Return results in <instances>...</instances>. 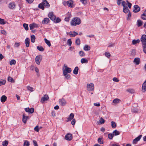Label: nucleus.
<instances>
[{"mask_svg":"<svg viewBox=\"0 0 146 146\" xmlns=\"http://www.w3.org/2000/svg\"><path fill=\"white\" fill-rule=\"evenodd\" d=\"M68 34L72 37H74L78 35V33L75 31H73V33L70 32L68 33Z\"/></svg>","mask_w":146,"mask_h":146,"instance_id":"aec40b11","label":"nucleus"},{"mask_svg":"<svg viewBox=\"0 0 146 146\" xmlns=\"http://www.w3.org/2000/svg\"><path fill=\"white\" fill-rule=\"evenodd\" d=\"M7 98L5 95H3L1 96V101L2 102H5L7 100Z\"/></svg>","mask_w":146,"mask_h":146,"instance_id":"412c9836","label":"nucleus"},{"mask_svg":"<svg viewBox=\"0 0 146 146\" xmlns=\"http://www.w3.org/2000/svg\"><path fill=\"white\" fill-rule=\"evenodd\" d=\"M35 37L34 35H32L31 36V41L33 43H34L35 42Z\"/></svg>","mask_w":146,"mask_h":146,"instance_id":"f704fd0d","label":"nucleus"},{"mask_svg":"<svg viewBox=\"0 0 146 146\" xmlns=\"http://www.w3.org/2000/svg\"><path fill=\"white\" fill-rule=\"evenodd\" d=\"M142 89L144 92L146 91V80L144 82L142 86Z\"/></svg>","mask_w":146,"mask_h":146,"instance_id":"5701e85b","label":"nucleus"},{"mask_svg":"<svg viewBox=\"0 0 146 146\" xmlns=\"http://www.w3.org/2000/svg\"><path fill=\"white\" fill-rule=\"evenodd\" d=\"M140 42V40L139 39L137 40H133L132 42V44L133 45H135L138 43H139Z\"/></svg>","mask_w":146,"mask_h":146,"instance_id":"a878e982","label":"nucleus"},{"mask_svg":"<svg viewBox=\"0 0 146 146\" xmlns=\"http://www.w3.org/2000/svg\"><path fill=\"white\" fill-rule=\"evenodd\" d=\"M25 111L27 112H29L31 113H33L34 111V110L33 108H26L25 109Z\"/></svg>","mask_w":146,"mask_h":146,"instance_id":"4468645a","label":"nucleus"},{"mask_svg":"<svg viewBox=\"0 0 146 146\" xmlns=\"http://www.w3.org/2000/svg\"><path fill=\"white\" fill-rule=\"evenodd\" d=\"M49 98V97L47 95L45 94L41 99L40 102L43 103L44 102L47 101Z\"/></svg>","mask_w":146,"mask_h":146,"instance_id":"0eeeda50","label":"nucleus"},{"mask_svg":"<svg viewBox=\"0 0 146 146\" xmlns=\"http://www.w3.org/2000/svg\"><path fill=\"white\" fill-rule=\"evenodd\" d=\"M30 39L28 38H27L25 40V44L26 46L28 47L29 46Z\"/></svg>","mask_w":146,"mask_h":146,"instance_id":"6ab92c4d","label":"nucleus"},{"mask_svg":"<svg viewBox=\"0 0 146 146\" xmlns=\"http://www.w3.org/2000/svg\"><path fill=\"white\" fill-rule=\"evenodd\" d=\"M65 76L66 78L68 79H69L70 77V76L69 74H63Z\"/></svg>","mask_w":146,"mask_h":146,"instance_id":"de8ad7c7","label":"nucleus"},{"mask_svg":"<svg viewBox=\"0 0 146 146\" xmlns=\"http://www.w3.org/2000/svg\"><path fill=\"white\" fill-rule=\"evenodd\" d=\"M40 128L38 127V126H36L34 129V130L37 132H38Z\"/></svg>","mask_w":146,"mask_h":146,"instance_id":"052dcab7","label":"nucleus"},{"mask_svg":"<svg viewBox=\"0 0 146 146\" xmlns=\"http://www.w3.org/2000/svg\"><path fill=\"white\" fill-rule=\"evenodd\" d=\"M98 142L100 144H102L103 143V141L102 140L101 138H99L98 139Z\"/></svg>","mask_w":146,"mask_h":146,"instance_id":"864d4df0","label":"nucleus"},{"mask_svg":"<svg viewBox=\"0 0 146 146\" xmlns=\"http://www.w3.org/2000/svg\"><path fill=\"white\" fill-rule=\"evenodd\" d=\"M8 144V141L5 140L2 142V145L3 146H7Z\"/></svg>","mask_w":146,"mask_h":146,"instance_id":"a19ab883","label":"nucleus"},{"mask_svg":"<svg viewBox=\"0 0 146 146\" xmlns=\"http://www.w3.org/2000/svg\"><path fill=\"white\" fill-rule=\"evenodd\" d=\"M143 52L146 54V44L142 45Z\"/></svg>","mask_w":146,"mask_h":146,"instance_id":"5fc2aeb1","label":"nucleus"},{"mask_svg":"<svg viewBox=\"0 0 146 146\" xmlns=\"http://www.w3.org/2000/svg\"><path fill=\"white\" fill-rule=\"evenodd\" d=\"M72 71L71 69L68 67L65 64H64L63 68V74H68L70 73Z\"/></svg>","mask_w":146,"mask_h":146,"instance_id":"7ed1b4c3","label":"nucleus"},{"mask_svg":"<svg viewBox=\"0 0 146 146\" xmlns=\"http://www.w3.org/2000/svg\"><path fill=\"white\" fill-rule=\"evenodd\" d=\"M5 24V20L4 19L0 18V24L2 25H4Z\"/></svg>","mask_w":146,"mask_h":146,"instance_id":"603ef678","label":"nucleus"},{"mask_svg":"<svg viewBox=\"0 0 146 146\" xmlns=\"http://www.w3.org/2000/svg\"><path fill=\"white\" fill-rule=\"evenodd\" d=\"M67 43L68 45L69 46H71V45L72 44V40H71V39H70V38L69 39L67 40Z\"/></svg>","mask_w":146,"mask_h":146,"instance_id":"49530a36","label":"nucleus"},{"mask_svg":"<svg viewBox=\"0 0 146 146\" xmlns=\"http://www.w3.org/2000/svg\"><path fill=\"white\" fill-rule=\"evenodd\" d=\"M27 88L28 90L30 91L31 92H33V88L32 87H30L29 86H27Z\"/></svg>","mask_w":146,"mask_h":146,"instance_id":"bf43d9fd","label":"nucleus"},{"mask_svg":"<svg viewBox=\"0 0 146 146\" xmlns=\"http://www.w3.org/2000/svg\"><path fill=\"white\" fill-rule=\"evenodd\" d=\"M142 137V135H140L136 138L133 139V144H136L137 142L139 141Z\"/></svg>","mask_w":146,"mask_h":146,"instance_id":"1a4fd4ad","label":"nucleus"},{"mask_svg":"<svg viewBox=\"0 0 146 146\" xmlns=\"http://www.w3.org/2000/svg\"><path fill=\"white\" fill-rule=\"evenodd\" d=\"M126 91L131 94L133 93L134 92V90L132 89H128L126 90Z\"/></svg>","mask_w":146,"mask_h":146,"instance_id":"3c124183","label":"nucleus"},{"mask_svg":"<svg viewBox=\"0 0 146 146\" xmlns=\"http://www.w3.org/2000/svg\"><path fill=\"white\" fill-rule=\"evenodd\" d=\"M76 121L75 119H73L71 122V123L72 125H74L76 123Z\"/></svg>","mask_w":146,"mask_h":146,"instance_id":"680f3d73","label":"nucleus"},{"mask_svg":"<svg viewBox=\"0 0 146 146\" xmlns=\"http://www.w3.org/2000/svg\"><path fill=\"white\" fill-rule=\"evenodd\" d=\"M105 55L108 58H110L111 56V54L109 52H106L105 53Z\"/></svg>","mask_w":146,"mask_h":146,"instance_id":"6e6d98bb","label":"nucleus"},{"mask_svg":"<svg viewBox=\"0 0 146 146\" xmlns=\"http://www.w3.org/2000/svg\"><path fill=\"white\" fill-rule=\"evenodd\" d=\"M38 27V25L35 23H33L29 25L30 29V30H32L34 28H37Z\"/></svg>","mask_w":146,"mask_h":146,"instance_id":"a211bd4d","label":"nucleus"},{"mask_svg":"<svg viewBox=\"0 0 146 146\" xmlns=\"http://www.w3.org/2000/svg\"><path fill=\"white\" fill-rule=\"evenodd\" d=\"M50 21V19L46 17L42 21V23L43 24H47L49 23Z\"/></svg>","mask_w":146,"mask_h":146,"instance_id":"ddd939ff","label":"nucleus"},{"mask_svg":"<svg viewBox=\"0 0 146 146\" xmlns=\"http://www.w3.org/2000/svg\"><path fill=\"white\" fill-rule=\"evenodd\" d=\"M50 4L47 1L45 0L43 1L42 2L39 4L38 7L42 10H44V7L48 8L50 7Z\"/></svg>","mask_w":146,"mask_h":146,"instance_id":"f257e3e1","label":"nucleus"},{"mask_svg":"<svg viewBox=\"0 0 146 146\" xmlns=\"http://www.w3.org/2000/svg\"><path fill=\"white\" fill-rule=\"evenodd\" d=\"M48 16L52 21H55L56 18V16L54 15L53 12H52L49 13Z\"/></svg>","mask_w":146,"mask_h":146,"instance_id":"39448f33","label":"nucleus"},{"mask_svg":"<svg viewBox=\"0 0 146 146\" xmlns=\"http://www.w3.org/2000/svg\"><path fill=\"white\" fill-rule=\"evenodd\" d=\"M123 11L125 13H127L129 11V9L127 7H123Z\"/></svg>","mask_w":146,"mask_h":146,"instance_id":"ea45409f","label":"nucleus"},{"mask_svg":"<svg viewBox=\"0 0 146 146\" xmlns=\"http://www.w3.org/2000/svg\"><path fill=\"white\" fill-rule=\"evenodd\" d=\"M79 53L80 56L81 57L84 56L85 55V54L84 52L82 51H79Z\"/></svg>","mask_w":146,"mask_h":146,"instance_id":"58836bf2","label":"nucleus"},{"mask_svg":"<svg viewBox=\"0 0 146 146\" xmlns=\"http://www.w3.org/2000/svg\"><path fill=\"white\" fill-rule=\"evenodd\" d=\"M78 66L75 67L73 71V73L75 74H77L78 73Z\"/></svg>","mask_w":146,"mask_h":146,"instance_id":"cd10ccee","label":"nucleus"},{"mask_svg":"<svg viewBox=\"0 0 146 146\" xmlns=\"http://www.w3.org/2000/svg\"><path fill=\"white\" fill-rule=\"evenodd\" d=\"M75 43L76 44L79 45L80 43V41L79 38H77L75 41Z\"/></svg>","mask_w":146,"mask_h":146,"instance_id":"4c0bfd02","label":"nucleus"},{"mask_svg":"<svg viewBox=\"0 0 146 146\" xmlns=\"http://www.w3.org/2000/svg\"><path fill=\"white\" fill-rule=\"evenodd\" d=\"M113 80L114 82H118L119 81V80L117 79V78L115 77L113 79Z\"/></svg>","mask_w":146,"mask_h":146,"instance_id":"69168bd1","label":"nucleus"},{"mask_svg":"<svg viewBox=\"0 0 146 146\" xmlns=\"http://www.w3.org/2000/svg\"><path fill=\"white\" fill-rule=\"evenodd\" d=\"M141 18L144 20H146V9L145 11L142 14Z\"/></svg>","mask_w":146,"mask_h":146,"instance_id":"393cba45","label":"nucleus"},{"mask_svg":"<svg viewBox=\"0 0 146 146\" xmlns=\"http://www.w3.org/2000/svg\"><path fill=\"white\" fill-rule=\"evenodd\" d=\"M112 133L113 135H114H114L116 136L120 134V133L117 130H115L113 131Z\"/></svg>","mask_w":146,"mask_h":146,"instance_id":"c756f323","label":"nucleus"},{"mask_svg":"<svg viewBox=\"0 0 146 146\" xmlns=\"http://www.w3.org/2000/svg\"><path fill=\"white\" fill-rule=\"evenodd\" d=\"M74 115L73 113H72L70 114L69 117L68 118V121H71L74 117Z\"/></svg>","mask_w":146,"mask_h":146,"instance_id":"4be33fe9","label":"nucleus"},{"mask_svg":"<svg viewBox=\"0 0 146 146\" xmlns=\"http://www.w3.org/2000/svg\"><path fill=\"white\" fill-rule=\"evenodd\" d=\"M84 49L85 51L89 50L90 49V47L88 45H85L84 47Z\"/></svg>","mask_w":146,"mask_h":146,"instance_id":"7c9ffc66","label":"nucleus"},{"mask_svg":"<svg viewBox=\"0 0 146 146\" xmlns=\"http://www.w3.org/2000/svg\"><path fill=\"white\" fill-rule=\"evenodd\" d=\"M142 22L140 20H138L137 22V25L138 27L141 26L142 25Z\"/></svg>","mask_w":146,"mask_h":146,"instance_id":"473e14b6","label":"nucleus"},{"mask_svg":"<svg viewBox=\"0 0 146 146\" xmlns=\"http://www.w3.org/2000/svg\"><path fill=\"white\" fill-rule=\"evenodd\" d=\"M114 136V135L112 133H110L108 134V138L110 139H112Z\"/></svg>","mask_w":146,"mask_h":146,"instance_id":"c03bdc74","label":"nucleus"},{"mask_svg":"<svg viewBox=\"0 0 146 146\" xmlns=\"http://www.w3.org/2000/svg\"><path fill=\"white\" fill-rule=\"evenodd\" d=\"M37 49L40 51H43L44 50V48L41 46H38L37 47Z\"/></svg>","mask_w":146,"mask_h":146,"instance_id":"c85d7f7f","label":"nucleus"},{"mask_svg":"<svg viewBox=\"0 0 146 146\" xmlns=\"http://www.w3.org/2000/svg\"><path fill=\"white\" fill-rule=\"evenodd\" d=\"M29 118V116H26L25 113L23 114L22 121L23 122L25 123L27 122V120Z\"/></svg>","mask_w":146,"mask_h":146,"instance_id":"9b49d317","label":"nucleus"},{"mask_svg":"<svg viewBox=\"0 0 146 146\" xmlns=\"http://www.w3.org/2000/svg\"><path fill=\"white\" fill-rule=\"evenodd\" d=\"M20 45L19 43H15L14 46L15 47H18Z\"/></svg>","mask_w":146,"mask_h":146,"instance_id":"e2e57ef3","label":"nucleus"},{"mask_svg":"<svg viewBox=\"0 0 146 146\" xmlns=\"http://www.w3.org/2000/svg\"><path fill=\"white\" fill-rule=\"evenodd\" d=\"M132 111L134 113H136L137 112V110L136 109H133L132 110Z\"/></svg>","mask_w":146,"mask_h":146,"instance_id":"774afa93","label":"nucleus"},{"mask_svg":"<svg viewBox=\"0 0 146 146\" xmlns=\"http://www.w3.org/2000/svg\"><path fill=\"white\" fill-rule=\"evenodd\" d=\"M6 82L5 80H1L0 81V86L4 85L5 84Z\"/></svg>","mask_w":146,"mask_h":146,"instance_id":"8fccbe9b","label":"nucleus"},{"mask_svg":"<svg viewBox=\"0 0 146 146\" xmlns=\"http://www.w3.org/2000/svg\"><path fill=\"white\" fill-rule=\"evenodd\" d=\"M120 101V100L118 98H115L113 100L112 102L114 104H117Z\"/></svg>","mask_w":146,"mask_h":146,"instance_id":"c9c22d12","label":"nucleus"},{"mask_svg":"<svg viewBox=\"0 0 146 146\" xmlns=\"http://www.w3.org/2000/svg\"><path fill=\"white\" fill-rule=\"evenodd\" d=\"M72 138V135L70 133L67 134L65 137V139L67 140H71Z\"/></svg>","mask_w":146,"mask_h":146,"instance_id":"9d476101","label":"nucleus"},{"mask_svg":"<svg viewBox=\"0 0 146 146\" xmlns=\"http://www.w3.org/2000/svg\"><path fill=\"white\" fill-rule=\"evenodd\" d=\"M140 62V59L138 57L135 58L133 60V62L135 63V64L138 65H139Z\"/></svg>","mask_w":146,"mask_h":146,"instance_id":"dca6fc26","label":"nucleus"},{"mask_svg":"<svg viewBox=\"0 0 146 146\" xmlns=\"http://www.w3.org/2000/svg\"><path fill=\"white\" fill-rule=\"evenodd\" d=\"M80 1L84 4L85 5L87 3L86 0H80Z\"/></svg>","mask_w":146,"mask_h":146,"instance_id":"0e129e2a","label":"nucleus"},{"mask_svg":"<svg viewBox=\"0 0 146 146\" xmlns=\"http://www.w3.org/2000/svg\"><path fill=\"white\" fill-rule=\"evenodd\" d=\"M81 23L80 19L78 17L74 18L71 22V25L72 26H76L80 25Z\"/></svg>","mask_w":146,"mask_h":146,"instance_id":"f03ea898","label":"nucleus"},{"mask_svg":"<svg viewBox=\"0 0 146 146\" xmlns=\"http://www.w3.org/2000/svg\"><path fill=\"white\" fill-rule=\"evenodd\" d=\"M42 57L41 56H37L35 58V62L38 65H39L40 63L42 60Z\"/></svg>","mask_w":146,"mask_h":146,"instance_id":"6e6552de","label":"nucleus"},{"mask_svg":"<svg viewBox=\"0 0 146 146\" xmlns=\"http://www.w3.org/2000/svg\"><path fill=\"white\" fill-rule=\"evenodd\" d=\"M105 120L103 119L101 117L100 120V122L101 124H103L105 122Z\"/></svg>","mask_w":146,"mask_h":146,"instance_id":"13d9d810","label":"nucleus"},{"mask_svg":"<svg viewBox=\"0 0 146 146\" xmlns=\"http://www.w3.org/2000/svg\"><path fill=\"white\" fill-rule=\"evenodd\" d=\"M141 41L142 43V45L146 44V35H143L141 38Z\"/></svg>","mask_w":146,"mask_h":146,"instance_id":"423d86ee","label":"nucleus"},{"mask_svg":"<svg viewBox=\"0 0 146 146\" xmlns=\"http://www.w3.org/2000/svg\"><path fill=\"white\" fill-rule=\"evenodd\" d=\"M8 80L9 82H10L12 83H14L15 81L11 77L9 76L8 78Z\"/></svg>","mask_w":146,"mask_h":146,"instance_id":"e433bc0d","label":"nucleus"},{"mask_svg":"<svg viewBox=\"0 0 146 146\" xmlns=\"http://www.w3.org/2000/svg\"><path fill=\"white\" fill-rule=\"evenodd\" d=\"M15 4L14 3H10L9 4V7L10 9H13L15 8Z\"/></svg>","mask_w":146,"mask_h":146,"instance_id":"b1692460","label":"nucleus"},{"mask_svg":"<svg viewBox=\"0 0 146 146\" xmlns=\"http://www.w3.org/2000/svg\"><path fill=\"white\" fill-rule=\"evenodd\" d=\"M73 3V1L72 0H70L67 1V5L69 7L71 8H73L74 7Z\"/></svg>","mask_w":146,"mask_h":146,"instance_id":"f3484780","label":"nucleus"},{"mask_svg":"<svg viewBox=\"0 0 146 146\" xmlns=\"http://www.w3.org/2000/svg\"><path fill=\"white\" fill-rule=\"evenodd\" d=\"M87 90L89 91H92L94 90V86L93 83H91L87 84Z\"/></svg>","mask_w":146,"mask_h":146,"instance_id":"20e7f679","label":"nucleus"},{"mask_svg":"<svg viewBox=\"0 0 146 146\" xmlns=\"http://www.w3.org/2000/svg\"><path fill=\"white\" fill-rule=\"evenodd\" d=\"M33 144L34 145V146H38L37 143L36 141H35V140H34L33 141Z\"/></svg>","mask_w":146,"mask_h":146,"instance_id":"338daca9","label":"nucleus"},{"mask_svg":"<svg viewBox=\"0 0 146 146\" xmlns=\"http://www.w3.org/2000/svg\"><path fill=\"white\" fill-rule=\"evenodd\" d=\"M23 26L26 30L27 31L28 30L29 28L27 24L24 23L23 24Z\"/></svg>","mask_w":146,"mask_h":146,"instance_id":"a18cd8bd","label":"nucleus"},{"mask_svg":"<svg viewBox=\"0 0 146 146\" xmlns=\"http://www.w3.org/2000/svg\"><path fill=\"white\" fill-rule=\"evenodd\" d=\"M140 10V8L137 5H135L134 6V9L133 11L134 13H137Z\"/></svg>","mask_w":146,"mask_h":146,"instance_id":"f8f14e48","label":"nucleus"},{"mask_svg":"<svg viewBox=\"0 0 146 146\" xmlns=\"http://www.w3.org/2000/svg\"><path fill=\"white\" fill-rule=\"evenodd\" d=\"M15 64L16 61L15 60H12L10 61V64L11 66L12 65H15Z\"/></svg>","mask_w":146,"mask_h":146,"instance_id":"37998d69","label":"nucleus"},{"mask_svg":"<svg viewBox=\"0 0 146 146\" xmlns=\"http://www.w3.org/2000/svg\"><path fill=\"white\" fill-rule=\"evenodd\" d=\"M111 127L113 128H115L116 127V125L115 123L113 121L111 122Z\"/></svg>","mask_w":146,"mask_h":146,"instance_id":"79ce46f5","label":"nucleus"},{"mask_svg":"<svg viewBox=\"0 0 146 146\" xmlns=\"http://www.w3.org/2000/svg\"><path fill=\"white\" fill-rule=\"evenodd\" d=\"M59 101L60 104L63 106L65 105L66 103L65 100L63 98L59 99Z\"/></svg>","mask_w":146,"mask_h":146,"instance_id":"2eb2a0df","label":"nucleus"},{"mask_svg":"<svg viewBox=\"0 0 146 146\" xmlns=\"http://www.w3.org/2000/svg\"><path fill=\"white\" fill-rule=\"evenodd\" d=\"M44 40L48 46L50 47L51 45V44L50 41L48 40L46 38L44 39Z\"/></svg>","mask_w":146,"mask_h":146,"instance_id":"2f4dec72","label":"nucleus"},{"mask_svg":"<svg viewBox=\"0 0 146 146\" xmlns=\"http://www.w3.org/2000/svg\"><path fill=\"white\" fill-rule=\"evenodd\" d=\"M81 62L82 64L87 63L88 60L85 58H83L81 60Z\"/></svg>","mask_w":146,"mask_h":146,"instance_id":"bb28decb","label":"nucleus"},{"mask_svg":"<svg viewBox=\"0 0 146 146\" xmlns=\"http://www.w3.org/2000/svg\"><path fill=\"white\" fill-rule=\"evenodd\" d=\"M61 21L60 19L58 17L56 18L55 20L54 21V22L55 23H58L60 22Z\"/></svg>","mask_w":146,"mask_h":146,"instance_id":"09e8293b","label":"nucleus"},{"mask_svg":"<svg viewBox=\"0 0 146 146\" xmlns=\"http://www.w3.org/2000/svg\"><path fill=\"white\" fill-rule=\"evenodd\" d=\"M30 145V143L27 140L24 141L23 146H29Z\"/></svg>","mask_w":146,"mask_h":146,"instance_id":"72a5a7b5","label":"nucleus"},{"mask_svg":"<svg viewBox=\"0 0 146 146\" xmlns=\"http://www.w3.org/2000/svg\"><path fill=\"white\" fill-rule=\"evenodd\" d=\"M122 6L123 7H127V5L125 1H123L122 2Z\"/></svg>","mask_w":146,"mask_h":146,"instance_id":"4d7b16f0","label":"nucleus"}]
</instances>
